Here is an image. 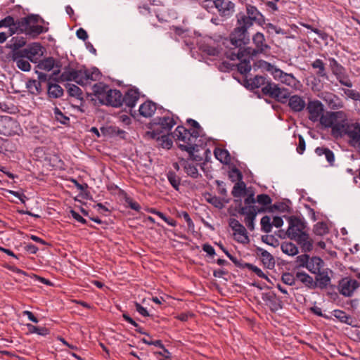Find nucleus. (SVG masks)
Masks as SVG:
<instances>
[{"mask_svg":"<svg viewBox=\"0 0 360 360\" xmlns=\"http://www.w3.org/2000/svg\"><path fill=\"white\" fill-rule=\"evenodd\" d=\"M92 91L101 104L115 108L121 106L122 93L120 90L112 89L108 85L98 82L93 85Z\"/></svg>","mask_w":360,"mask_h":360,"instance_id":"nucleus-1","label":"nucleus"},{"mask_svg":"<svg viewBox=\"0 0 360 360\" xmlns=\"http://www.w3.org/2000/svg\"><path fill=\"white\" fill-rule=\"evenodd\" d=\"M279 205L274 204V206H270L268 208L264 207H259L257 206H244L240 208L238 212L240 214L245 217L244 221L250 231L255 229V219L257 213L262 212H273L274 210H278Z\"/></svg>","mask_w":360,"mask_h":360,"instance_id":"nucleus-2","label":"nucleus"},{"mask_svg":"<svg viewBox=\"0 0 360 360\" xmlns=\"http://www.w3.org/2000/svg\"><path fill=\"white\" fill-rule=\"evenodd\" d=\"M198 132L192 131L183 126H178L172 133V137L178 141H181L184 144H179V147L181 150V146H196V139L200 136Z\"/></svg>","mask_w":360,"mask_h":360,"instance_id":"nucleus-3","label":"nucleus"},{"mask_svg":"<svg viewBox=\"0 0 360 360\" xmlns=\"http://www.w3.org/2000/svg\"><path fill=\"white\" fill-rule=\"evenodd\" d=\"M230 46L229 50L235 52L243 51L245 46L250 41V37L247 30H242L238 27H236L230 34Z\"/></svg>","mask_w":360,"mask_h":360,"instance_id":"nucleus-4","label":"nucleus"},{"mask_svg":"<svg viewBox=\"0 0 360 360\" xmlns=\"http://www.w3.org/2000/svg\"><path fill=\"white\" fill-rule=\"evenodd\" d=\"M294 242L296 243V245H294V256L298 255L300 252L309 253L313 250L314 240L310 237L308 231L295 233V231Z\"/></svg>","mask_w":360,"mask_h":360,"instance_id":"nucleus-5","label":"nucleus"},{"mask_svg":"<svg viewBox=\"0 0 360 360\" xmlns=\"http://www.w3.org/2000/svg\"><path fill=\"white\" fill-rule=\"evenodd\" d=\"M238 51L235 52L233 50H227L225 55L231 60H240V63L237 65L238 70L241 74H247L251 70L250 59L253 56L246 53V51L244 50L243 51L238 50Z\"/></svg>","mask_w":360,"mask_h":360,"instance_id":"nucleus-6","label":"nucleus"},{"mask_svg":"<svg viewBox=\"0 0 360 360\" xmlns=\"http://www.w3.org/2000/svg\"><path fill=\"white\" fill-rule=\"evenodd\" d=\"M22 132L18 122L10 116H0V134L11 136L19 135Z\"/></svg>","mask_w":360,"mask_h":360,"instance_id":"nucleus-7","label":"nucleus"},{"mask_svg":"<svg viewBox=\"0 0 360 360\" xmlns=\"http://www.w3.org/2000/svg\"><path fill=\"white\" fill-rule=\"evenodd\" d=\"M176 124L174 115L169 111H167L165 115L158 117L153 120V124L158 127L156 129H158V132L161 133L169 132Z\"/></svg>","mask_w":360,"mask_h":360,"instance_id":"nucleus-8","label":"nucleus"},{"mask_svg":"<svg viewBox=\"0 0 360 360\" xmlns=\"http://www.w3.org/2000/svg\"><path fill=\"white\" fill-rule=\"evenodd\" d=\"M359 287V283L349 277L342 278L338 283V291L345 297H352L354 291Z\"/></svg>","mask_w":360,"mask_h":360,"instance_id":"nucleus-9","label":"nucleus"},{"mask_svg":"<svg viewBox=\"0 0 360 360\" xmlns=\"http://www.w3.org/2000/svg\"><path fill=\"white\" fill-rule=\"evenodd\" d=\"M345 117V112L343 111H326L323 113L318 122L320 123L323 128L332 129L335 122L338 120V118Z\"/></svg>","mask_w":360,"mask_h":360,"instance_id":"nucleus-10","label":"nucleus"},{"mask_svg":"<svg viewBox=\"0 0 360 360\" xmlns=\"http://www.w3.org/2000/svg\"><path fill=\"white\" fill-rule=\"evenodd\" d=\"M252 41L255 45V49L251 47H247L244 51L246 53L251 54L255 56L259 53H263L269 47L265 41L264 36L261 32H257L252 37Z\"/></svg>","mask_w":360,"mask_h":360,"instance_id":"nucleus-11","label":"nucleus"},{"mask_svg":"<svg viewBox=\"0 0 360 360\" xmlns=\"http://www.w3.org/2000/svg\"><path fill=\"white\" fill-rule=\"evenodd\" d=\"M307 110L309 113V119L313 122H318L324 112V106L320 101L313 100L309 101Z\"/></svg>","mask_w":360,"mask_h":360,"instance_id":"nucleus-12","label":"nucleus"},{"mask_svg":"<svg viewBox=\"0 0 360 360\" xmlns=\"http://www.w3.org/2000/svg\"><path fill=\"white\" fill-rule=\"evenodd\" d=\"M210 4V12L215 8L223 16L230 15L234 11V4L229 0H214Z\"/></svg>","mask_w":360,"mask_h":360,"instance_id":"nucleus-13","label":"nucleus"},{"mask_svg":"<svg viewBox=\"0 0 360 360\" xmlns=\"http://www.w3.org/2000/svg\"><path fill=\"white\" fill-rule=\"evenodd\" d=\"M27 59L32 63H37L39 58L42 56V46L39 43H32L27 47L22 49V51Z\"/></svg>","mask_w":360,"mask_h":360,"instance_id":"nucleus-14","label":"nucleus"},{"mask_svg":"<svg viewBox=\"0 0 360 360\" xmlns=\"http://www.w3.org/2000/svg\"><path fill=\"white\" fill-rule=\"evenodd\" d=\"M229 225L234 231L236 240L238 242L241 243H248L249 242L247 231L243 224H241L238 220L231 219Z\"/></svg>","mask_w":360,"mask_h":360,"instance_id":"nucleus-15","label":"nucleus"},{"mask_svg":"<svg viewBox=\"0 0 360 360\" xmlns=\"http://www.w3.org/2000/svg\"><path fill=\"white\" fill-rule=\"evenodd\" d=\"M351 124L347 122V116L345 114V118H338L331 129V134L335 138H342L346 136V131Z\"/></svg>","mask_w":360,"mask_h":360,"instance_id":"nucleus-16","label":"nucleus"},{"mask_svg":"<svg viewBox=\"0 0 360 360\" xmlns=\"http://www.w3.org/2000/svg\"><path fill=\"white\" fill-rule=\"evenodd\" d=\"M12 60L15 63L16 67L22 71L27 72L31 69V65L29 59H27L25 55L21 51H16L11 53Z\"/></svg>","mask_w":360,"mask_h":360,"instance_id":"nucleus-17","label":"nucleus"},{"mask_svg":"<svg viewBox=\"0 0 360 360\" xmlns=\"http://www.w3.org/2000/svg\"><path fill=\"white\" fill-rule=\"evenodd\" d=\"M139 96L140 93L138 89H128L124 96L122 94L121 106L124 105L127 107L132 108L136 105V102L139 98Z\"/></svg>","mask_w":360,"mask_h":360,"instance_id":"nucleus-18","label":"nucleus"},{"mask_svg":"<svg viewBox=\"0 0 360 360\" xmlns=\"http://www.w3.org/2000/svg\"><path fill=\"white\" fill-rule=\"evenodd\" d=\"M321 98L326 103L328 106L333 110H338L344 107L342 99L337 95L326 92L322 94Z\"/></svg>","mask_w":360,"mask_h":360,"instance_id":"nucleus-19","label":"nucleus"},{"mask_svg":"<svg viewBox=\"0 0 360 360\" xmlns=\"http://www.w3.org/2000/svg\"><path fill=\"white\" fill-rule=\"evenodd\" d=\"M44 32H46V30H44V27L37 24V18L34 16H29V20L25 33L32 37H35Z\"/></svg>","mask_w":360,"mask_h":360,"instance_id":"nucleus-20","label":"nucleus"},{"mask_svg":"<svg viewBox=\"0 0 360 360\" xmlns=\"http://www.w3.org/2000/svg\"><path fill=\"white\" fill-rule=\"evenodd\" d=\"M264 68H267L275 79H280L283 83L290 84V80L292 79V74H285L282 70L274 68L266 62H264Z\"/></svg>","mask_w":360,"mask_h":360,"instance_id":"nucleus-21","label":"nucleus"},{"mask_svg":"<svg viewBox=\"0 0 360 360\" xmlns=\"http://www.w3.org/2000/svg\"><path fill=\"white\" fill-rule=\"evenodd\" d=\"M37 67L39 69L45 70V71H50L53 68H60L61 67V64L58 61H56L53 58L49 57L46 58L42 60H41L39 64L37 65ZM60 72V70L58 69L56 71L53 72L54 75H58Z\"/></svg>","mask_w":360,"mask_h":360,"instance_id":"nucleus-22","label":"nucleus"},{"mask_svg":"<svg viewBox=\"0 0 360 360\" xmlns=\"http://www.w3.org/2000/svg\"><path fill=\"white\" fill-rule=\"evenodd\" d=\"M82 70H76L71 68H66L63 72L60 75V80L65 81H75L78 84L81 82Z\"/></svg>","mask_w":360,"mask_h":360,"instance_id":"nucleus-23","label":"nucleus"},{"mask_svg":"<svg viewBox=\"0 0 360 360\" xmlns=\"http://www.w3.org/2000/svg\"><path fill=\"white\" fill-rule=\"evenodd\" d=\"M81 73V82L79 83V85L81 86L89 85L92 81H96L100 77V72L97 69L94 70L91 72L88 70H82Z\"/></svg>","mask_w":360,"mask_h":360,"instance_id":"nucleus-24","label":"nucleus"},{"mask_svg":"<svg viewBox=\"0 0 360 360\" xmlns=\"http://www.w3.org/2000/svg\"><path fill=\"white\" fill-rule=\"evenodd\" d=\"M346 136L349 138V143L353 146L360 139V124H351L346 131Z\"/></svg>","mask_w":360,"mask_h":360,"instance_id":"nucleus-25","label":"nucleus"},{"mask_svg":"<svg viewBox=\"0 0 360 360\" xmlns=\"http://www.w3.org/2000/svg\"><path fill=\"white\" fill-rule=\"evenodd\" d=\"M257 254L259 256L263 264L268 269H272L275 264L274 257L262 248H257Z\"/></svg>","mask_w":360,"mask_h":360,"instance_id":"nucleus-26","label":"nucleus"},{"mask_svg":"<svg viewBox=\"0 0 360 360\" xmlns=\"http://www.w3.org/2000/svg\"><path fill=\"white\" fill-rule=\"evenodd\" d=\"M161 132H158V129H155L151 133L150 136L152 139H157L160 141V145L162 148L169 149L173 144V141L167 134H162L160 136Z\"/></svg>","mask_w":360,"mask_h":360,"instance_id":"nucleus-27","label":"nucleus"},{"mask_svg":"<svg viewBox=\"0 0 360 360\" xmlns=\"http://www.w3.org/2000/svg\"><path fill=\"white\" fill-rule=\"evenodd\" d=\"M276 95L275 98H273L274 99L283 103H288L289 107L292 109V97L290 96L288 89L279 86L278 91L276 93Z\"/></svg>","mask_w":360,"mask_h":360,"instance_id":"nucleus-28","label":"nucleus"},{"mask_svg":"<svg viewBox=\"0 0 360 360\" xmlns=\"http://www.w3.org/2000/svg\"><path fill=\"white\" fill-rule=\"evenodd\" d=\"M26 44V40L24 37L20 36L13 37L8 44L7 47L11 49V53H14L16 51H22L21 48Z\"/></svg>","mask_w":360,"mask_h":360,"instance_id":"nucleus-29","label":"nucleus"},{"mask_svg":"<svg viewBox=\"0 0 360 360\" xmlns=\"http://www.w3.org/2000/svg\"><path fill=\"white\" fill-rule=\"evenodd\" d=\"M157 109L156 103L151 101H147L139 107L140 115L144 117H151Z\"/></svg>","mask_w":360,"mask_h":360,"instance_id":"nucleus-30","label":"nucleus"},{"mask_svg":"<svg viewBox=\"0 0 360 360\" xmlns=\"http://www.w3.org/2000/svg\"><path fill=\"white\" fill-rule=\"evenodd\" d=\"M313 69L316 70V75L319 78L328 79V76L326 72V65L321 59H316L311 63Z\"/></svg>","mask_w":360,"mask_h":360,"instance_id":"nucleus-31","label":"nucleus"},{"mask_svg":"<svg viewBox=\"0 0 360 360\" xmlns=\"http://www.w3.org/2000/svg\"><path fill=\"white\" fill-rule=\"evenodd\" d=\"M323 265V260L319 257H309L307 269L312 274H318Z\"/></svg>","mask_w":360,"mask_h":360,"instance_id":"nucleus-32","label":"nucleus"},{"mask_svg":"<svg viewBox=\"0 0 360 360\" xmlns=\"http://www.w3.org/2000/svg\"><path fill=\"white\" fill-rule=\"evenodd\" d=\"M267 81L264 77L257 75L253 79H247L246 83L247 86L252 89L261 88L262 90V86H265Z\"/></svg>","mask_w":360,"mask_h":360,"instance_id":"nucleus-33","label":"nucleus"},{"mask_svg":"<svg viewBox=\"0 0 360 360\" xmlns=\"http://www.w3.org/2000/svg\"><path fill=\"white\" fill-rule=\"evenodd\" d=\"M315 286L317 285L321 289L326 288L330 283V278L326 272H319L316 274Z\"/></svg>","mask_w":360,"mask_h":360,"instance_id":"nucleus-34","label":"nucleus"},{"mask_svg":"<svg viewBox=\"0 0 360 360\" xmlns=\"http://www.w3.org/2000/svg\"><path fill=\"white\" fill-rule=\"evenodd\" d=\"M279 86L270 81H267L265 86H262V92L264 95L270 97L271 98H275L276 93L278 91Z\"/></svg>","mask_w":360,"mask_h":360,"instance_id":"nucleus-35","label":"nucleus"},{"mask_svg":"<svg viewBox=\"0 0 360 360\" xmlns=\"http://www.w3.org/2000/svg\"><path fill=\"white\" fill-rule=\"evenodd\" d=\"M186 173L193 179L198 178L200 174L197 169V165L189 162V160H184L182 164Z\"/></svg>","mask_w":360,"mask_h":360,"instance_id":"nucleus-36","label":"nucleus"},{"mask_svg":"<svg viewBox=\"0 0 360 360\" xmlns=\"http://www.w3.org/2000/svg\"><path fill=\"white\" fill-rule=\"evenodd\" d=\"M315 153L319 156H324L326 160L330 164L335 161V156L333 152L328 148L326 147H317L315 149Z\"/></svg>","mask_w":360,"mask_h":360,"instance_id":"nucleus-37","label":"nucleus"},{"mask_svg":"<svg viewBox=\"0 0 360 360\" xmlns=\"http://www.w3.org/2000/svg\"><path fill=\"white\" fill-rule=\"evenodd\" d=\"M295 233L307 232L309 228L304 217L294 215V231Z\"/></svg>","mask_w":360,"mask_h":360,"instance_id":"nucleus-38","label":"nucleus"},{"mask_svg":"<svg viewBox=\"0 0 360 360\" xmlns=\"http://www.w3.org/2000/svg\"><path fill=\"white\" fill-rule=\"evenodd\" d=\"M296 279L304 283L307 287L313 288L315 287V283L311 276L304 271H297L296 273Z\"/></svg>","mask_w":360,"mask_h":360,"instance_id":"nucleus-39","label":"nucleus"},{"mask_svg":"<svg viewBox=\"0 0 360 360\" xmlns=\"http://www.w3.org/2000/svg\"><path fill=\"white\" fill-rule=\"evenodd\" d=\"M49 96L53 98H60L63 95V89L57 84L48 83Z\"/></svg>","mask_w":360,"mask_h":360,"instance_id":"nucleus-40","label":"nucleus"},{"mask_svg":"<svg viewBox=\"0 0 360 360\" xmlns=\"http://www.w3.org/2000/svg\"><path fill=\"white\" fill-rule=\"evenodd\" d=\"M246 9L248 17L250 18L251 19L254 20L255 22H257L259 23L263 21L262 15L259 12V11L255 6L252 5H248Z\"/></svg>","mask_w":360,"mask_h":360,"instance_id":"nucleus-41","label":"nucleus"},{"mask_svg":"<svg viewBox=\"0 0 360 360\" xmlns=\"http://www.w3.org/2000/svg\"><path fill=\"white\" fill-rule=\"evenodd\" d=\"M214 154L221 163L227 164L231 160L229 153L226 149L217 148L214 149Z\"/></svg>","mask_w":360,"mask_h":360,"instance_id":"nucleus-42","label":"nucleus"},{"mask_svg":"<svg viewBox=\"0 0 360 360\" xmlns=\"http://www.w3.org/2000/svg\"><path fill=\"white\" fill-rule=\"evenodd\" d=\"M146 211L153 213L154 214L158 215L160 218H161L162 220H164L167 224H169L171 226H176V221L172 218L167 217L162 212L158 211L155 208H147Z\"/></svg>","mask_w":360,"mask_h":360,"instance_id":"nucleus-43","label":"nucleus"},{"mask_svg":"<svg viewBox=\"0 0 360 360\" xmlns=\"http://www.w3.org/2000/svg\"><path fill=\"white\" fill-rule=\"evenodd\" d=\"M14 18L12 16H7L3 20H0V28L5 27H8V35H13L15 34L14 30Z\"/></svg>","mask_w":360,"mask_h":360,"instance_id":"nucleus-44","label":"nucleus"},{"mask_svg":"<svg viewBox=\"0 0 360 360\" xmlns=\"http://www.w3.org/2000/svg\"><path fill=\"white\" fill-rule=\"evenodd\" d=\"M28 20H29V16L20 18V20H18L17 21H15L14 20L13 27H14L15 33L18 32L25 33L27 26Z\"/></svg>","mask_w":360,"mask_h":360,"instance_id":"nucleus-45","label":"nucleus"},{"mask_svg":"<svg viewBox=\"0 0 360 360\" xmlns=\"http://www.w3.org/2000/svg\"><path fill=\"white\" fill-rule=\"evenodd\" d=\"M254 22H255L254 20L243 15L238 18V27L242 30L248 31V29L253 25Z\"/></svg>","mask_w":360,"mask_h":360,"instance_id":"nucleus-46","label":"nucleus"},{"mask_svg":"<svg viewBox=\"0 0 360 360\" xmlns=\"http://www.w3.org/2000/svg\"><path fill=\"white\" fill-rule=\"evenodd\" d=\"M167 176L168 181L170 183V184L172 186V187L175 190L178 191L179 188L180 181H181L180 177L174 172H172V171H169L167 173Z\"/></svg>","mask_w":360,"mask_h":360,"instance_id":"nucleus-47","label":"nucleus"},{"mask_svg":"<svg viewBox=\"0 0 360 360\" xmlns=\"http://www.w3.org/2000/svg\"><path fill=\"white\" fill-rule=\"evenodd\" d=\"M27 88L31 94L37 95L41 92V85L40 82L32 79L27 82Z\"/></svg>","mask_w":360,"mask_h":360,"instance_id":"nucleus-48","label":"nucleus"},{"mask_svg":"<svg viewBox=\"0 0 360 360\" xmlns=\"http://www.w3.org/2000/svg\"><path fill=\"white\" fill-rule=\"evenodd\" d=\"M245 193V184L243 181L237 182L231 191L233 197L239 198Z\"/></svg>","mask_w":360,"mask_h":360,"instance_id":"nucleus-49","label":"nucleus"},{"mask_svg":"<svg viewBox=\"0 0 360 360\" xmlns=\"http://www.w3.org/2000/svg\"><path fill=\"white\" fill-rule=\"evenodd\" d=\"M334 316L338 319L340 321L344 323H347L348 325H351L352 318L347 314L346 312L342 310H334L333 311Z\"/></svg>","mask_w":360,"mask_h":360,"instance_id":"nucleus-50","label":"nucleus"},{"mask_svg":"<svg viewBox=\"0 0 360 360\" xmlns=\"http://www.w3.org/2000/svg\"><path fill=\"white\" fill-rule=\"evenodd\" d=\"M314 232L317 236H323L328 233L327 224L323 221L316 223L314 226Z\"/></svg>","mask_w":360,"mask_h":360,"instance_id":"nucleus-51","label":"nucleus"},{"mask_svg":"<svg viewBox=\"0 0 360 360\" xmlns=\"http://www.w3.org/2000/svg\"><path fill=\"white\" fill-rule=\"evenodd\" d=\"M338 81L343 86L351 88L353 86L352 81L350 80L348 75L346 72V70L343 72H341L337 75H335Z\"/></svg>","mask_w":360,"mask_h":360,"instance_id":"nucleus-52","label":"nucleus"},{"mask_svg":"<svg viewBox=\"0 0 360 360\" xmlns=\"http://www.w3.org/2000/svg\"><path fill=\"white\" fill-rule=\"evenodd\" d=\"M261 229L262 231L268 233L271 231L272 222H271L270 217L266 215L261 219Z\"/></svg>","mask_w":360,"mask_h":360,"instance_id":"nucleus-53","label":"nucleus"},{"mask_svg":"<svg viewBox=\"0 0 360 360\" xmlns=\"http://www.w3.org/2000/svg\"><path fill=\"white\" fill-rule=\"evenodd\" d=\"M197 145L195 146H181V150L186 151L188 153L189 160L196 162L201 161L202 158L194 154Z\"/></svg>","mask_w":360,"mask_h":360,"instance_id":"nucleus-54","label":"nucleus"},{"mask_svg":"<svg viewBox=\"0 0 360 360\" xmlns=\"http://www.w3.org/2000/svg\"><path fill=\"white\" fill-rule=\"evenodd\" d=\"M309 259V255H308V253H303L300 255L297 256L295 262L297 267L307 268Z\"/></svg>","mask_w":360,"mask_h":360,"instance_id":"nucleus-55","label":"nucleus"},{"mask_svg":"<svg viewBox=\"0 0 360 360\" xmlns=\"http://www.w3.org/2000/svg\"><path fill=\"white\" fill-rule=\"evenodd\" d=\"M229 177L232 182H240L242 181L243 174L238 168L233 167L229 171Z\"/></svg>","mask_w":360,"mask_h":360,"instance_id":"nucleus-56","label":"nucleus"},{"mask_svg":"<svg viewBox=\"0 0 360 360\" xmlns=\"http://www.w3.org/2000/svg\"><path fill=\"white\" fill-rule=\"evenodd\" d=\"M307 108L304 100L299 96L294 95V112L302 111Z\"/></svg>","mask_w":360,"mask_h":360,"instance_id":"nucleus-57","label":"nucleus"},{"mask_svg":"<svg viewBox=\"0 0 360 360\" xmlns=\"http://www.w3.org/2000/svg\"><path fill=\"white\" fill-rule=\"evenodd\" d=\"M27 327L31 333H34L42 336H46L49 334V330L45 327H38L32 324H27Z\"/></svg>","mask_w":360,"mask_h":360,"instance_id":"nucleus-58","label":"nucleus"},{"mask_svg":"<svg viewBox=\"0 0 360 360\" xmlns=\"http://www.w3.org/2000/svg\"><path fill=\"white\" fill-rule=\"evenodd\" d=\"M142 342L146 345H155L156 347H158L164 351L165 353H167L168 355L165 356L166 358H171V354L170 352L165 347L164 345L162 344V341L160 340H155V341H146V338L142 339Z\"/></svg>","mask_w":360,"mask_h":360,"instance_id":"nucleus-59","label":"nucleus"},{"mask_svg":"<svg viewBox=\"0 0 360 360\" xmlns=\"http://www.w3.org/2000/svg\"><path fill=\"white\" fill-rule=\"evenodd\" d=\"M68 94L70 96H74L77 98L82 99V91L81 89H79L75 84H68Z\"/></svg>","mask_w":360,"mask_h":360,"instance_id":"nucleus-60","label":"nucleus"},{"mask_svg":"<svg viewBox=\"0 0 360 360\" xmlns=\"http://www.w3.org/2000/svg\"><path fill=\"white\" fill-rule=\"evenodd\" d=\"M54 115L56 120L63 124H68L70 121L69 117L65 115L58 108H54Z\"/></svg>","mask_w":360,"mask_h":360,"instance_id":"nucleus-61","label":"nucleus"},{"mask_svg":"<svg viewBox=\"0 0 360 360\" xmlns=\"http://www.w3.org/2000/svg\"><path fill=\"white\" fill-rule=\"evenodd\" d=\"M272 200L270 196L267 194H259L257 196V202L263 206L269 205L271 206ZM268 208V207H266Z\"/></svg>","mask_w":360,"mask_h":360,"instance_id":"nucleus-62","label":"nucleus"},{"mask_svg":"<svg viewBox=\"0 0 360 360\" xmlns=\"http://www.w3.org/2000/svg\"><path fill=\"white\" fill-rule=\"evenodd\" d=\"M244 265L245 266V268L252 271L259 277L267 278L266 276L264 274V272L257 266L250 263H244Z\"/></svg>","mask_w":360,"mask_h":360,"instance_id":"nucleus-63","label":"nucleus"},{"mask_svg":"<svg viewBox=\"0 0 360 360\" xmlns=\"http://www.w3.org/2000/svg\"><path fill=\"white\" fill-rule=\"evenodd\" d=\"M345 94L354 101H360V94L354 89H342Z\"/></svg>","mask_w":360,"mask_h":360,"instance_id":"nucleus-64","label":"nucleus"}]
</instances>
